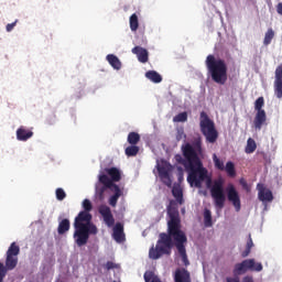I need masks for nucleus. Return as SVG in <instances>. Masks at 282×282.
<instances>
[{"label": "nucleus", "instance_id": "6e6552de", "mask_svg": "<svg viewBox=\"0 0 282 282\" xmlns=\"http://www.w3.org/2000/svg\"><path fill=\"white\" fill-rule=\"evenodd\" d=\"M156 171L159 173V177L161 182L171 188L173 186V178L171 177V173L173 172V166L166 161H163L161 164H158Z\"/></svg>", "mask_w": 282, "mask_h": 282}, {"label": "nucleus", "instance_id": "7ed1b4c3", "mask_svg": "<svg viewBox=\"0 0 282 282\" xmlns=\"http://www.w3.org/2000/svg\"><path fill=\"white\" fill-rule=\"evenodd\" d=\"M205 64L212 80L217 85H226L228 82V65L226 61L210 54L206 57Z\"/></svg>", "mask_w": 282, "mask_h": 282}, {"label": "nucleus", "instance_id": "bb28decb", "mask_svg": "<svg viewBox=\"0 0 282 282\" xmlns=\"http://www.w3.org/2000/svg\"><path fill=\"white\" fill-rule=\"evenodd\" d=\"M254 151H257V142L252 139V138H249L247 140V145L245 148V153H254Z\"/></svg>", "mask_w": 282, "mask_h": 282}, {"label": "nucleus", "instance_id": "a878e982", "mask_svg": "<svg viewBox=\"0 0 282 282\" xmlns=\"http://www.w3.org/2000/svg\"><path fill=\"white\" fill-rule=\"evenodd\" d=\"M224 171H226L228 177H237V171L235 170V163H232L231 161L226 163Z\"/></svg>", "mask_w": 282, "mask_h": 282}, {"label": "nucleus", "instance_id": "c756f323", "mask_svg": "<svg viewBox=\"0 0 282 282\" xmlns=\"http://www.w3.org/2000/svg\"><path fill=\"white\" fill-rule=\"evenodd\" d=\"M138 28H140V22L138 21V14L133 13L130 17V30L132 32H137Z\"/></svg>", "mask_w": 282, "mask_h": 282}, {"label": "nucleus", "instance_id": "7c9ffc66", "mask_svg": "<svg viewBox=\"0 0 282 282\" xmlns=\"http://www.w3.org/2000/svg\"><path fill=\"white\" fill-rule=\"evenodd\" d=\"M140 142V134L138 132H130L128 134V143L131 145H135Z\"/></svg>", "mask_w": 282, "mask_h": 282}, {"label": "nucleus", "instance_id": "c9c22d12", "mask_svg": "<svg viewBox=\"0 0 282 282\" xmlns=\"http://www.w3.org/2000/svg\"><path fill=\"white\" fill-rule=\"evenodd\" d=\"M107 188L109 187H106L105 185L96 187V195L100 200L105 199V192L107 191Z\"/></svg>", "mask_w": 282, "mask_h": 282}, {"label": "nucleus", "instance_id": "c85d7f7f", "mask_svg": "<svg viewBox=\"0 0 282 282\" xmlns=\"http://www.w3.org/2000/svg\"><path fill=\"white\" fill-rule=\"evenodd\" d=\"M99 182L102 186H106V188H111L113 186V181H111V178L106 174L99 175Z\"/></svg>", "mask_w": 282, "mask_h": 282}, {"label": "nucleus", "instance_id": "5701e85b", "mask_svg": "<svg viewBox=\"0 0 282 282\" xmlns=\"http://www.w3.org/2000/svg\"><path fill=\"white\" fill-rule=\"evenodd\" d=\"M145 78H148V80H151V83H162V75H160V73L155 70H148L145 73Z\"/></svg>", "mask_w": 282, "mask_h": 282}, {"label": "nucleus", "instance_id": "b1692460", "mask_svg": "<svg viewBox=\"0 0 282 282\" xmlns=\"http://www.w3.org/2000/svg\"><path fill=\"white\" fill-rule=\"evenodd\" d=\"M252 248H254V242H252V236L249 234V239L247 241L246 249L241 252V257L243 259H246V257H249Z\"/></svg>", "mask_w": 282, "mask_h": 282}, {"label": "nucleus", "instance_id": "393cba45", "mask_svg": "<svg viewBox=\"0 0 282 282\" xmlns=\"http://www.w3.org/2000/svg\"><path fill=\"white\" fill-rule=\"evenodd\" d=\"M204 225L205 228L213 227V213L210 212V209L204 210Z\"/></svg>", "mask_w": 282, "mask_h": 282}, {"label": "nucleus", "instance_id": "aec40b11", "mask_svg": "<svg viewBox=\"0 0 282 282\" xmlns=\"http://www.w3.org/2000/svg\"><path fill=\"white\" fill-rule=\"evenodd\" d=\"M106 173L110 176L112 183L120 182V180H122L120 170H118L117 167L106 169Z\"/></svg>", "mask_w": 282, "mask_h": 282}, {"label": "nucleus", "instance_id": "37998d69", "mask_svg": "<svg viewBox=\"0 0 282 282\" xmlns=\"http://www.w3.org/2000/svg\"><path fill=\"white\" fill-rule=\"evenodd\" d=\"M276 12L282 17V2L278 3L276 6Z\"/></svg>", "mask_w": 282, "mask_h": 282}, {"label": "nucleus", "instance_id": "423d86ee", "mask_svg": "<svg viewBox=\"0 0 282 282\" xmlns=\"http://www.w3.org/2000/svg\"><path fill=\"white\" fill-rule=\"evenodd\" d=\"M210 196L217 210L224 209L226 206V193L224 192V180L219 178L214 182L210 188Z\"/></svg>", "mask_w": 282, "mask_h": 282}, {"label": "nucleus", "instance_id": "79ce46f5", "mask_svg": "<svg viewBox=\"0 0 282 282\" xmlns=\"http://www.w3.org/2000/svg\"><path fill=\"white\" fill-rule=\"evenodd\" d=\"M17 23H19V20H15L13 23H9L6 26L7 32H12V30H14V28H17Z\"/></svg>", "mask_w": 282, "mask_h": 282}, {"label": "nucleus", "instance_id": "6ab92c4d", "mask_svg": "<svg viewBox=\"0 0 282 282\" xmlns=\"http://www.w3.org/2000/svg\"><path fill=\"white\" fill-rule=\"evenodd\" d=\"M106 61H108L109 65H111L113 69H122V62H120V58H118V56L113 54H108L106 56Z\"/></svg>", "mask_w": 282, "mask_h": 282}, {"label": "nucleus", "instance_id": "ea45409f", "mask_svg": "<svg viewBox=\"0 0 282 282\" xmlns=\"http://www.w3.org/2000/svg\"><path fill=\"white\" fill-rule=\"evenodd\" d=\"M110 191L115 192V195H121L122 196V189H120V186H118L116 183H112V186Z\"/></svg>", "mask_w": 282, "mask_h": 282}, {"label": "nucleus", "instance_id": "412c9836", "mask_svg": "<svg viewBox=\"0 0 282 282\" xmlns=\"http://www.w3.org/2000/svg\"><path fill=\"white\" fill-rule=\"evenodd\" d=\"M69 228H72L69 219L64 218L58 224L57 232L58 235H65V232H69Z\"/></svg>", "mask_w": 282, "mask_h": 282}, {"label": "nucleus", "instance_id": "0eeeda50", "mask_svg": "<svg viewBox=\"0 0 282 282\" xmlns=\"http://www.w3.org/2000/svg\"><path fill=\"white\" fill-rule=\"evenodd\" d=\"M74 228H75V231L73 234V237L78 248H83V246H87V242L89 241V235H98V227H96V225H90V227H74Z\"/></svg>", "mask_w": 282, "mask_h": 282}, {"label": "nucleus", "instance_id": "cd10ccee", "mask_svg": "<svg viewBox=\"0 0 282 282\" xmlns=\"http://www.w3.org/2000/svg\"><path fill=\"white\" fill-rule=\"evenodd\" d=\"M140 153V148L138 145H129L126 148V155L128 158H135Z\"/></svg>", "mask_w": 282, "mask_h": 282}, {"label": "nucleus", "instance_id": "473e14b6", "mask_svg": "<svg viewBox=\"0 0 282 282\" xmlns=\"http://www.w3.org/2000/svg\"><path fill=\"white\" fill-rule=\"evenodd\" d=\"M265 105V99L263 97H259L254 102V109L257 112L265 111L263 110V106Z\"/></svg>", "mask_w": 282, "mask_h": 282}, {"label": "nucleus", "instance_id": "9d476101", "mask_svg": "<svg viewBox=\"0 0 282 282\" xmlns=\"http://www.w3.org/2000/svg\"><path fill=\"white\" fill-rule=\"evenodd\" d=\"M93 216L89 212H79V214L75 217L74 228H91L95 226L91 223Z\"/></svg>", "mask_w": 282, "mask_h": 282}, {"label": "nucleus", "instance_id": "f257e3e1", "mask_svg": "<svg viewBox=\"0 0 282 282\" xmlns=\"http://www.w3.org/2000/svg\"><path fill=\"white\" fill-rule=\"evenodd\" d=\"M167 215L170 220L167 221V234L161 232L155 246H152L149 250V258L152 261H158L162 259L164 254L171 256L174 246L182 259L185 268L191 265L188 261V256L186 254V243H188V238L186 234L182 230V220L180 219V210L175 207V200H171L167 206Z\"/></svg>", "mask_w": 282, "mask_h": 282}, {"label": "nucleus", "instance_id": "20e7f679", "mask_svg": "<svg viewBox=\"0 0 282 282\" xmlns=\"http://www.w3.org/2000/svg\"><path fill=\"white\" fill-rule=\"evenodd\" d=\"M21 253V248L17 242H12L7 250L6 261L0 262V282H3L8 272H11L19 265V254Z\"/></svg>", "mask_w": 282, "mask_h": 282}, {"label": "nucleus", "instance_id": "39448f33", "mask_svg": "<svg viewBox=\"0 0 282 282\" xmlns=\"http://www.w3.org/2000/svg\"><path fill=\"white\" fill-rule=\"evenodd\" d=\"M199 127H200V133L205 135L206 142L209 144H215L219 138V132L217 131V128H215V121L212 120L210 117H208V113L206 111L200 112L199 117Z\"/></svg>", "mask_w": 282, "mask_h": 282}, {"label": "nucleus", "instance_id": "dca6fc26", "mask_svg": "<svg viewBox=\"0 0 282 282\" xmlns=\"http://www.w3.org/2000/svg\"><path fill=\"white\" fill-rule=\"evenodd\" d=\"M132 54H135L139 63H149V51L142 46H134L131 50Z\"/></svg>", "mask_w": 282, "mask_h": 282}, {"label": "nucleus", "instance_id": "4c0bfd02", "mask_svg": "<svg viewBox=\"0 0 282 282\" xmlns=\"http://www.w3.org/2000/svg\"><path fill=\"white\" fill-rule=\"evenodd\" d=\"M83 208H84V213H91V209L94 208V206L91 205V200L89 199H84L83 200Z\"/></svg>", "mask_w": 282, "mask_h": 282}, {"label": "nucleus", "instance_id": "72a5a7b5", "mask_svg": "<svg viewBox=\"0 0 282 282\" xmlns=\"http://www.w3.org/2000/svg\"><path fill=\"white\" fill-rule=\"evenodd\" d=\"M188 120V113L186 111L180 112L173 118V122H186Z\"/></svg>", "mask_w": 282, "mask_h": 282}, {"label": "nucleus", "instance_id": "e433bc0d", "mask_svg": "<svg viewBox=\"0 0 282 282\" xmlns=\"http://www.w3.org/2000/svg\"><path fill=\"white\" fill-rule=\"evenodd\" d=\"M55 195H56V199H58V202H63V199H65V197H67V194L65 193L64 188L58 187L55 191Z\"/></svg>", "mask_w": 282, "mask_h": 282}, {"label": "nucleus", "instance_id": "f03ea898", "mask_svg": "<svg viewBox=\"0 0 282 282\" xmlns=\"http://www.w3.org/2000/svg\"><path fill=\"white\" fill-rule=\"evenodd\" d=\"M182 154H176L175 160L177 164H182L187 173V182L189 186L195 188H202V182L206 181L207 188H210L213 180L208 177V170L204 167L202 163V155H204V149L202 148V138L198 137L193 141V144L186 143L183 148Z\"/></svg>", "mask_w": 282, "mask_h": 282}, {"label": "nucleus", "instance_id": "58836bf2", "mask_svg": "<svg viewBox=\"0 0 282 282\" xmlns=\"http://www.w3.org/2000/svg\"><path fill=\"white\" fill-rule=\"evenodd\" d=\"M120 197H122L119 194H113L110 198H109V204L112 206V208H116V206H118V199H120Z\"/></svg>", "mask_w": 282, "mask_h": 282}, {"label": "nucleus", "instance_id": "c03bdc74", "mask_svg": "<svg viewBox=\"0 0 282 282\" xmlns=\"http://www.w3.org/2000/svg\"><path fill=\"white\" fill-rule=\"evenodd\" d=\"M240 184L242 187L248 188V182H246L243 178H240Z\"/></svg>", "mask_w": 282, "mask_h": 282}, {"label": "nucleus", "instance_id": "2eb2a0df", "mask_svg": "<svg viewBox=\"0 0 282 282\" xmlns=\"http://www.w3.org/2000/svg\"><path fill=\"white\" fill-rule=\"evenodd\" d=\"M174 282H193L191 272L185 268L176 269L174 273Z\"/></svg>", "mask_w": 282, "mask_h": 282}, {"label": "nucleus", "instance_id": "a211bd4d", "mask_svg": "<svg viewBox=\"0 0 282 282\" xmlns=\"http://www.w3.org/2000/svg\"><path fill=\"white\" fill-rule=\"evenodd\" d=\"M265 120H268L265 111H258L253 119L254 129L261 130V127H263V124H265Z\"/></svg>", "mask_w": 282, "mask_h": 282}, {"label": "nucleus", "instance_id": "f3484780", "mask_svg": "<svg viewBox=\"0 0 282 282\" xmlns=\"http://www.w3.org/2000/svg\"><path fill=\"white\" fill-rule=\"evenodd\" d=\"M32 135H34V132L25 129V127H20L17 130V140H19L20 142H28V140H30Z\"/></svg>", "mask_w": 282, "mask_h": 282}, {"label": "nucleus", "instance_id": "9b49d317", "mask_svg": "<svg viewBox=\"0 0 282 282\" xmlns=\"http://www.w3.org/2000/svg\"><path fill=\"white\" fill-rule=\"evenodd\" d=\"M98 213L101 215L104 223L108 228H112L116 224V218H113V214L111 213V208L107 205H100L98 207Z\"/></svg>", "mask_w": 282, "mask_h": 282}, {"label": "nucleus", "instance_id": "a18cd8bd", "mask_svg": "<svg viewBox=\"0 0 282 282\" xmlns=\"http://www.w3.org/2000/svg\"><path fill=\"white\" fill-rule=\"evenodd\" d=\"M144 280H145V282H150L151 278H149V275L144 274Z\"/></svg>", "mask_w": 282, "mask_h": 282}, {"label": "nucleus", "instance_id": "1a4fd4ad", "mask_svg": "<svg viewBox=\"0 0 282 282\" xmlns=\"http://www.w3.org/2000/svg\"><path fill=\"white\" fill-rule=\"evenodd\" d=\"M227 199L235 207L236 213L241 210V198L239 197V192L235 188V185L228 184L227 186Z\"/></svg>", "mask_w": 282, "mask_h": 282}, {"label": "nucleus", "instance_id": "a19ab883", "mask_svg": "<svg viewBox=\"0 0 282 282\" xmlns=\"http://www.w3.org/2000/svg\"><path fill=\"white\" fill-rule=\"evenodd\" d=\"M105 268H106V270H116V269H118V264H116V263L112 262V261H108V262L105 264Z\"/></svg>", "mask_w": 282, "mask_h": 282}, {"label": "nucleus", "instance_id": "4468645a", "mask_svg": "<svg viewBox=\"0 0 282 282\" xmlns=\"http://www.w3.org/2000/svg\"><path fill=\"white\" fill-rule=\"evenodd\" d=\"M112 239L117 243H124L127 241V237L124 235V226L121 223H117L112 229Z\"/></svg>", "mask_w": 282, "mask_h": 282}, {"label": "nucleus", "instance_id": "4be33fe9", "mask_svg": "<svg viewBox=\"0 0 282 282\" xmlns=\"http://www.w3.org/2000/svg\"><path fill=\"white\" fill-rule=\"evenodd\" d=\"M172 195L176 199L177 204H184V192L182 191V187L174 186L172 188Z\"/></svg>", "mask_w": 282, "mask_h": 282}, {"label": "nucleus", "instance_id": "ddd939ff", "mask_svg": "<svg viewBox=\"0 0 282 282\" xmlns=\"http://www.w3.org/2000/svg\"><path fill=\"white\" fill-rule=\"evenodd\" d=\"M273 91L275 98L281 100L282 98V64L275 68V79L273 82Z\"/></svg>", "mask_w": 282, "mask_h": 282}, {"label": "nucleus", "instance_id": "f8f14e48", "mask_svg": "<svg viewBox=\"0 0 282 282\" xmlns=\"http://www.w3.org/2000/svg\"><path fill=\"white\" fill-rule=\"evenodd\" d=\"M257 191H258V199L260 202H263V204H268L274 200V195L272 194V191L265 187V185L259 183L257 185Z\"/></svg>", "mask_w": 282, "mask_h": 282}, {"label": "nucleus", "instance_id": "2f4dec72", "mask_svg": "<svg viewBox=\"0 0 282 282\" xmlns=\"http://www.w3.org/2000/svg\"><path fill=\"white\" fill-rule=\"evenodd\" d=\"M272 39H274V30L268 29V31L265 32V35H264L263 44L270 45V43H272Z\"/></svg>", "mask_w": 282, "mask_h": 282}, {"label": "nucleus", "instance_id": "f704fd0d", "mask_svg": "<svg viewBox=\"0 0 282 282\" xmlns=\"http://www.w3.org/2000/svg\"><path fill=\"white\" fill-rule=\"evenodd\" d=\"M213 162L218 171H224L226 169L224 161H220L219 158H217V154H213Z\"/></svg>", "mask_w": 282, "mask_h": 282}]
</instances>
